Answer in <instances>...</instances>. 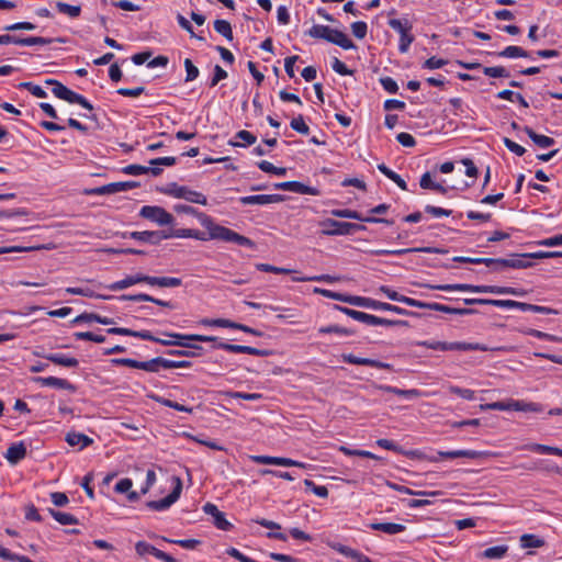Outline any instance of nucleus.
Wrapping results in <instances>:
<instances>
[{
    "label": "nucleus",
    "mask_w": 562,
    "mask_h": 562,
    "mask_svg": "<svg viewBox=\"0 0 562 562\" xmlns=\"http://www.w3.org/2000/svg\"><path fill=\"white\" fill-rule=\"evenodd\" d=\"M198 220L201 223V225L207 229V233L192 229L191 238H195L198 240L203 241L210 239H220L227 243H234L244 247H255V243L251 239L234 232L231 228L214 223L213 218L209 215H198Z\"/></svg>",
    "instance_id": "obj_1"
},
{
    "label": "nucleus",
    "mask_w": 562,
    "mask_h": 562,
    "mask_svg": "<svg viewBox=\"0 0 562 562\" xmlns=\"http://www.w3.org/2000/svg\"><path fill=\"white\" fill-rule=\"evenodd\" d=\"M424 286L438 290V291H464V292H474V293H492V294H510L516 296H521L525 294L524 290L510 286H497V285H472L465 283H456V284H425Z\"/></svg>",
    "instance_id": "obj_2"
},
{
    "label": "nucleus",
    "mask_w": 562,
    "mask_h": 562,
    "mask_svg": "<svg viewBox=\"0 0 562 562\" xmlns=\"http://www.w3.org/2000/svg\"><path fill=\"white\" fill-rule=\"evenodd\" d=\"M481 411H517V412H542V406L533 402H524L516 400L499 401L480 405Z\"/></svg>",
    "instance_id": "obj_3"
},
{
    "label": "nucleus",
    "mask_w": 562,
    "mask_h": 562,
    "mask_svg": "<svg viewBox=\"0 0 562 562\" xmlns=\"http://www.w3.org/2000/svg\"><path fill=\"white\" fill-rule=\"evenodd\" d=\"M45 83L53 86V93L56 98L67 101L69 103H77L88 111L93 110V105L81 94L74 92L61 82L55 79H47Z\"/></svg>",
    "instance_id": "obj_4"
},
{
    "label": "nucleus",
    "mask_w": 562,
    "mask_h": 562,
    "mask_svg": "<svg viewBox=\"0 0 562 562\" xmlns=\"http://www.w3.org/2000/svg\"><path fill=\"white\" fill-rule=\"evenodd\" d=\"M161 192L177 199H184L191 203H198L201 205L207 204L205 195L200 192L192 191L187 187L178 186L175 182L169 183L166 188L161 189Z\"/></svg>",
    "instance_id": "obj_5"
},
{
    "label": "nucleus",
    "mask_w": 562,
    "mask_h": 562,
    "mask_svg": "<svg viewBox=\"0 0 562 562\" xmlns=\"http://www.w3.org/2000/svg\"><path fill=\"white\" fill-rule=\"evenodd\" d=\"M323 227H325L322 231V234L328 235V236H335V235H350L357 231H363L366 229V226L356 224V223H349V222H338L336 220H325L321 223Z\"/></svg>",
    "instance_id": "obj_6"
},
{
    "label": "nucleus",
    "mask_w": 562,
    "mask_h": 562,
    "mask_svg": "<svg viewBox=\"0 0 562 562\" xmlns=\"http://www.w3.org/2000/svg\"><path fill=\"white\" fill-rule=\"evenodd\" d=\"M355 306L372 308V310L389 311V312H393V313H396L400 315L418 316L417 313L404 310L396 305H392V304L385 303V302H380V301H376V300H373L370 297H364V296H358L357 300H355Z\"/></svg>",
    "instance_id": "obj_7"
},
{
    "label": "nucleus",
    "mask_w": 562,
    "mask_h": 562,
    "mask_svg": "<svg viewBox=\"0 0 562 562\" xmlns=\"http://www.w3.org/2000/svg\"><path fill=\"white\" fill-rule=\"evenodd\" d=\"M175 486L171 493L162 499L149 501L146 506L153 510H165L176 503L182 492V481L179 476H173Z\"/></svg>",
    "instance_id": "obj_8"
},
{
    "label": "nucleus",
    "mask_w": 562,
    "mask_h": 562,
    "mask_svg": "<svg viewBox=\"0 0 562 562\" xmlns=\"http://www.w3.org/2000/svg\"><path fill=\"white\" fill-rule=\"evenodd\" d=\"M139 215L159 225H170L173 223V216L160 206L145 205L140 209Z\"/></svg>",
    "instance_id": "obj_9"
},
{
    "label": "nucleus",
    "mask_w": 562,
    "mask_h": 562,
    "mask_svg": "<svg viewBox=\"0 0 562 562\" xmlns=\"http://www.w3.org/2000/svg\"><path fill=\"white\" fill-rule=\"evenodd\" d=\"M330 213L333 216L341 217V218L358 220V221L367 222V223H383L386 225L393 224V221H390L386 218L373 217V216L364 217L359 212L350 210V209H336V210H333Z\"/></svg>",
    "instance_id": "obj_10"
},
{
    "label": "nucleus",
    "mask_w": 562,
    "mask_h": 562,
    "mask_svg": "<svg viewBox=\"0 0 562 562\" xmlns=\"http://www.w3.org/2000/svg\"><path fill=\"white\" fill-rule=\"evenodd\" d=\"M214 348L223 349L229 352H236V353H247L251 356H258V357H267L271 353V351L267 349H258L255 347L249 346H243V345H233L227 342H217Z\"/></svg>",
    "instance_id": "obj_11"
},
{
    "label": "nucleus",
    "mask_w": 562,
    "mask_h": 562,
    "mask_svg": "<svg viewBox=\"0 0 562 562\" xmlns=\"http://www.w3.org/2000/svg\"><path fill=\"white\" fill-rule=\"evenodd\" d=\"M132 337H137L144 340L155 341L162 346H179L182 348H193V349H201L199 345L194 344H188L184 341H166L162 338L155 337L150 331L148 330H133Z\"/></svg>",
    "instance_id": "obj_12"
},
{
    "label": "nucleus",
    "mask_w": 562,
    "mask_h": 562,
    "mask_svg": "<svg viewBox=\"0 0 562 562\" xmlns=\"http://www.w3.org/2000/svg\"><path fill=\"white\" fill-rule=\"evenodd\" d=\"M380 291L382 293H384L392 301L404 303V304H406L408 306H414V307H419V308H427V304H428L427 302L418 301V300H415V299L402 295L398 292H396V291H394V290H392V289H390V288H387L385 285H382L380 288Z\"/></svg>",
    "instance_id": "obj_13"
},
{
    "label": "nucleus",
    "mask_w": 562,
    "mask_h": 562,
    "mask_svg": "<svg viewBox=\"0 0 562 562\" xmlns=\"http://www.w3.org/2000/svg\"><path fill=\"white\" fill-rule=\"evenodd\" d=\"M428 252V254H447L448 250L440 249L436 247H418V248H405V249H395V250H389V249H375L371 250L370 254L374 256H383V255H403L407 252Z\"/></svg>",
    "instance_id": "obj_14"
},
{
    "label": "nucleus",
    "mask_w": 562,
    "mask_h": 562,
    "mask_svg": "<svg viewBox=\"0 0 562 562\" xmlns=\"http://www.w3.org/2000/svg\"><path fill=\"white\" fill-rule=\"evenodd\" d=\"M341 357L345 362L351 363V364L369 366V367H373V368H378V369H386V370L393 369L392 364H390V363L382 362V361L374 360V359L357 357L352 353H342Z\"/></svg>",
    "instance_id": "obj_15"
},
{
    "label": "nucleus",
    "mask_w": 562,
    "mask_h": 562,
    "mask_svg": "<svg viewBox=\"0 0 562 562\" xmlns=\"http://www.w3.org/2000/svg\"><path fill=\"white\" fill-rule=\"evenodd\" d=\"M240 203L244 205H250V204H270V203H279L284 201V195L281 194H259V195H248V196H241L239 199Z\"/></svg>",
    "instance_id": "obj_16"
},
{
    "label": "nucleus",
    "mask_w": 562,
    "mask_h": 562,
    "mask_svg": "<svg viewBox=\"0 0 562 562\" xmlns=\"http://www.w3.org/2000/svg\"><path fill=\"white\" fill-rule=\"evenodd\" d=\"M131 237L151 245H158L161 240L167 239L165 231H156V232H132Z\"/></svg>",
    "instance_id": "obj_17"
},
{
    "label": "nucleus",
    "mask_w": 562,
    "mask_h": 562,
    "mask_svg": "<svg viewBox=\"0 0 562 562\" xmlns=\"http://www.w3.org/2000/svg\"><path fill=\"white\" fill-rule=\"evenodd\" d=\"M121 301H133V302H151L156 305L168 307V308H175V305L169 301H162L160 299H156L151 295L139 293V294H123L119 296Z\"/></svg>",
    "instance_id": "obj_18"
},
{
    "label": "nucleus",
    "mask_w": 562,
    "mask_h": 562,
    "mask_svg": "<svg viewBox=\"0 0 562 562\" xmlns=\"http://www.w3.org/2000/svg\"><path fill=\"white\" fill-rule=\"evenodd\" d=\"M34 382L43 385V386H53L57 389L68 390L70 392L76 391V386L71 384L69 381L56 376H36L33 379Z\"/></svg>",
    "instance_id": "obj_19"
},
{
    "label": "nucleus",
    "mask_w": 562,
    "mask_h": 562,
    "mask_svg": "<svg viewBox=\"0 0 562 562\" xmlns=\"http://www.w3.org/2000/svg\"><path fill=\"white\" fill-rule=\"evenodd\" d=\"M327 42L335 44L344 49L356 48L353 42L342 31L330 29Z\"/></svg>",
    "instance_id": "obj_20"
},
{
    "label": "nucleus",
    "mask_w": 562,
    "mask_h": 562,
    "mask_svg": "<svg viewBox=\"0 0 562 562\" xmlns=\"http://www.w3.org/2000/svg\"><path fill=\"white\" fill-rule=\"evenodd\" d=\"M26 456V447L24 442L13 443L11 445L5 453V459L11 464H18L22 459Z\"/></svg>",
    "instance_id": "obj_21"
},
{
    "label": "nucleus",
    "mask_w": 562,
    "mask_h": 562,
    "mask_svg": "<svg viewBox=\"0 0 562 562\" xmlns=\"http://www.w3.org/2000/svg\"><path fill=\"white\" fill-rule=\"evenodd\" d=\"M426 310L431 311H438L447 314H454V315H471L476 313L475 310L472 308H457V307H450L448 305H443L440 303H428Z\"/></svg>",
    "instance_id": "obj_22"
},
{
    "label": "nucleus",
    "mask_w": 562,
    "mask_h": 562,
    "mask_svg": "<svg viewBox=\"0 0 562 562\" xmlns=\"http://www.w3.org/2000/svg\"><path fill=\"white\" fill-rule=\"evenodd\" d=\"M369 527L372 530L382 531L387 535H396L406 529L404 525L396 522H372Z\"/></svg>",
    "instance_id": "obj_23"
},
{
    "label": "nucleus",
    "mask_w": 562,
    "mask_h": 562,
    "mask_svg": "<svg viewBox=\"0 0 562 562\" xmlns=\"http://www.w3.org/2000/svg\"><path fill=\"white\" fill-rule=\"evenodd\" d=\"M313 292L317 293V294H321V295H323L325 297H328V299H333V300H336V301L348 303L350 305H355V300H357V297H358L356 295H347V294L337 293V292H333L330 290L321 289V288H315L313 290Z\"/></svg>",
    "instance_id": "obj_24"
},
{
    "label": "nucleus",
    "mask_w": 562,
    "mask_h": 562,
    "mask_svg": "<svg viewBox=\"0 0 562 562\" xmlns=\"http://www.w3.org/2000/svg\"><path fill=\"white\" fill-rule=\"evenodd\" d=\"M66 441L69 446L75 447L79 446V449H83L93 443V439L81 434V432H68L66 435Z\"/></svg>",
    "instance_id": "obj_25"
},
{
    "label": "nucleus",
    "mask_w": 562,
    "mask_h": 562,
    "mask_svg": "<svg viewBox=\"0 0 562 562\" xmlns=\"http://www.w3.org/2000/svg\"><path fill=\"white\" fill-rule=\"evenodd\" d=\"M164 335L167 337L177 338V339H179L178 341H184L188 344H191V341H213V342H215L217 340L216 337L198 335V334L182 335V334H177V333H165Z\"/></svg>",
    "instance_id": "obj_26"
},
{
    "label": "nucleus",
    "mask_w": 562,
    "mask_h": 562,
    "mask_svg": "<svg viewBox=\"0 0 562 562\" xmlns=\"http://www.w3.org/2000/svg\"><path fill=\"white\" fill-rule=\"evenodd\" d=\"M46 359L54 364L66 367V368H77L79 364L78 359L74 357H67L60 353H48Z\"/></svg>",
    "instance_id": "obj_27"
},
{
    "label": "nucleus",
    "mask_w": 562,
    "mask_h": 562,
    "mask_svg": "<svg viewBox=\"0 0 562 562\" xmlns=\"http://www.w3.org/2000/svg\"><path fill=\"white\" fill-rule=\"evenodd\" d=\"M53 41V38H46L41 36L20 37L13 35L12 44L21 46L47 45L50 44Z\"/></svg>",
    "instance_id": "obj_28"
},
{
    "label": "nucleus",
    "mask_w": 562,
    "mask_h": 562,
    "mask_svg": "<svg viewBox=\"0 0 562 562\" xmlns=\"http://www.w3.org/2000/svg\"><path fill=\"white\" fill-rule=\"evenodd\" d=\"M375 387L378 390H381V391H384L387 393H393L395 395L403 396L406 398L419 397L422 395V392L416 389L402 390V389H397L395 386H390V385H375Z\"/></svg>",
    "instance_id": "obj_29"
},
{
    "label": "nucleus",
    "mask_w": 562,
    "mask_h": 562,
    "mask_svg": "<svg viewBox=\"0 0 562 562\" xmlns=\"http://www.w3.org/2000/svg\"><path fill=\"white\" fill-rule=\"evenodd\" d=\"M524 131L526 132V134L529 136V138L539 147L541 148H547V147H550L554 144V139L549 137V136H546V135H540V134H537L531 127L529 126H525L524 127Z\"/></svg>",
    "instance_id": "obj_30"
},
{
    "label": "nucleus",
    "mask_w": 562,
    "mask_h": 562,
    "mask_svg": "<svg viewBox=\"0 0 562 562\" xmlns=\"http://www.w3.org/2000/svg\"><path fill=\"white\" fill-rule=\"evenodd\" d=\"M250 459L258 464H271L280 465L292 464V459L281 457H269V456H251Z\"/></svg>",
    "instance_id": "obj_31"
},
{
    "label": "nucleus",
    "mask_w": 562,
    "mask_h": 562,
    "mask_svg": "<svg viewBox=\"0 0 562 562\" xmlns=\"http://www.w3.org/2000/svg\"><path fill=\"white\" fill-rule=\"evenodd\" d=\"M438 456L445 459H457V458H468V459H477L481 457V452L474 450H453V451H439Z\"/></svg>",
    "instance_id": "obj_32"
},
{
    "label": "nucleus",
    "mask_w": 562,
    "mask_h": 562,
    "mask_svg": "<svg viewBox=\"0 0 562 562\" xmlns=\"http://www.w3.org/2000/svg\"><path fill=\"white\" fill-rule=\"evenodd\" d=\"M166 358L157 357L148 361H138V369L147 372H158L160 368L166 369Z\"/></svg>",
    "instance_id": "obj_33"
},
{
    "label": "nucleus",
    "mask_w": 562,
    "mask_h": 562,
    "mask_svg": "<svg viewBox=\"0 0 562 562\" xmlns=\"http://www.w3.org/2000/svg\"><path fill=\"white\" fill-rule=\"evenodd\" d=\"M524 449L538 453H547L562 457V449L558 447H551L541 443H529L524 446Z\"/></svg>",
    "instance_id": "obj_34"
},
{
    "label": "nucleus",
    "mask_w": 562,
    "mask_h": 562,
    "mask_svg": "<svg viewBox=\"0 0 562 562\" xmlns=\"http://www.w3.org/2000/svg\"><path fill=\"white\" fill-rule=\"evenodd\" d=\"M54 248H55V245H53V244L30 246V247H23V246L0 247V255L9 254V252L34 251V250H41V249L49 250V249H54Z\"/></svg>",
    "instance_id": "obj_35"
},
{
    "label": "nucleus",
    "mask_w": 562,
    "mask_h": 562,
    "mask_svg": "<svg viewBox=\"0 0 562 562\" xmlns=\"http://www.w3.org/2000/svg\"><path fill=\"white\" fill-rule=\"evenodd\" d=\"M515 303H516L515 308H519L521 311H530V312L547 314V315L558 314V311L553 310L551 307L540 306V305H535V304L518 302V301H516Z\"/></svg>",
    "instance_id": "obj_36"
},
{
    "label": "nucleus",
    "mask_w": 562,
    "mask_h": 562,
    "mask_svg": "<svg viewBox=\"0 0 562 562\" xmlns=\"http://www.w3.org/2000/svg\"><path fill=\"white\" fill-rule=\"evenodd\" d=\"M289 191L308 195H319L321 193L317 188L305 186L304 183L299 181H290Z\"/></svg>",
    "instance_id": "obj_37"
},
{
    "label": "nucleus",
    "mask_w": 562,
    "mask_h": 562,
    "mask_svg": "<svg viewBox=\"0 0 562 562\" xmlns=\"http://www.w3.org/2000/svg\"><path fill=\"white\" fill-rule=\"evenodd\" d=\"M214 30L221 34L222 36H224L227 41H233L234 36H233V30H232V25L228 21L226 20H215L214 21Z\"/></svg>",
    "instance_id": "obj_38"
},
{
    "label": "nucleus",
    "mask_w": 562,
    "mask_h": 562,
    "mask_svg": "<svg viewBox=\"0 0 562 562\" xmlns=\"http://www.w3.org/2000/svg\"><path fill=\"white\" fill-rule=\"evenodd\" d=\"M182 284L181 279L173 277H154L153 286L176 288Z\"/></svg>",
    "instance_id": "obj_39"
},
{
    "label": "nucleus",
    "mask_w": 562,
    "mask_h": 562,
    "mask_svg": "<svg viewBox=\"0 0 562 562\" xmlns=\"http://www.w3.org/2000/svg\"><path fill=\"white\" fill-rule=\"evenodd\" d=\"M236 138L241 139L245 143L241 144V143H237V142L231 140L229 142L231 146H233V147H245V146H249V145L255 144L256 140H257V137L254 134H251L250 132L245 131V130L237 132Z\"/></svg>",
    "instance_id": "obj_40"
},
{
    "label": "nucleus",
    "mask_w": 562,
    "mask_h": 562,
    "mask_svg": "<svg viewBox=\"0 0 562 562\" xmlns=\"http://www.w3.org/2000/svg\"><path fill=\"white\" fill-rule=\"evenodd\" d=\"M498 56L504 58H526L529 56V54L527 50L519 46H507L504 50L498 53Z\"/></svg>",
    "instance_id": "obj_41"
},
{
    "label": "nucleus",
    "mask_w": 562,
    "mask_h": 562,
    "mask_svg": "<svg viewBox=\"0 0 562 562\" xmlns=\"http://www.w3.org/2000/svg\"><path fill=\"white\" fill-rule=\"evenodd\" d=\"M56 9L59 13L67 14L70 18H78L81 13V7L80 5H71L66 2H56Z\"/></svg>",
    "instance_id": "obj_42"
},
{
    "label": "nucleus",
    "mask_w": 562,
    "mask_h": 562,
    "mask_svg": "<svg viewBox=\"0 0 562 562\" xmlns=\"http://www.w3.org/2000/svg\"><path fill=\"white\" fill-rule=\"evenodd\" d=\"M395 491L397 492H401V493H405V494H408V495H417V496H439L442 494L441 491H431V492H426V491H413L404 485H397V484H392L391 485Z\"/></svg>",
    "instance_id": "obj_43"
},
{
    "label": "nucleus",
    "mask_w": 562,
    "mask_h": 562,
    "mask_svg": "<svg viewBox=\"0 0 562 562\" xmlns=\"http://www.w3.org/2000/svg\"><path fill=\"white\" fill-rule=\"evenodd\" d=\"M49 514L57 520L60 525H76L78 524V519L68 513L58 512L55 509H49Z\"/></svg>",
    "instance_id": "obj_44"
},
{
    "label": "nucleus",
    "mask_w": 562,
    "mask_h": 562,
    "mask_svg": "<svg viewBox=\"0 0 562 562\" xmlns=\"http://www.w3.org/2000/svg\"><path fill=\"white\" fill-rule=\"evenodd\" d=\"M450 350H481V351H487L492 350L491 348L481 345V344H471V342H450Z\"/></svg>",
    "instance_id": "obj_45"
},
{
    "label": "nucleus",
    "mask_w": 562,
    "mask_h": 562,
    "mask_svg": "<svg viewBox=\"0 0 562 562\" xmlns=\"http://www.w3.org/2000/svg\"><path fill=\"white\" fill-rule=\"evenodd\" d=\"M507 551V546H495L484 550L481 555L485 559H502Z\"/></svg>",
    "instance_id": "obj_46"
},
{
    "label": "nucleus",
    "mask_w": 562,
    "mask_h": 562,
    "mask_svg": "<svg viewBox=\"0 0 562 562\" xmlns=\"http://www.w3.org/2000/svg\"><path fill=\"white\" fill-rule=\"evenodd\" d=\"M153 398L164 405V406H167V407H170V408H173L176 411H179V412H186V413H192L193 412V408L192 407H187L182 404H179L178 402H173L171 400H168V398H165V397H161V396H153Z\"/></svg>",
    "instance_id": "obj_47"
},
{
    "label": "nucleus",
    "mask_w": 562,
    "mask_h": 562,
    "mask_svg": "<svg viewBox=\"0 0 562 562\" xmlns=\"http://www.w3.org/2000/svg\"><path fill=\"white\" fill-rule=\"evenodd\" d=\"M330 29L329 26H326V25H319V24H316V25H313L308 31H307V35L313 37V38H322V40H325L327 41L328 36H329V32H330Z\"/></svg>",
    "instance_id": "obj_48"
},
{
    "label": "nucleus",
    "mask_w": 562,
    "mask_h": 562,
    "mask_svg": "<svg viewBox=\"0 0 562 562\" xmlns=\"http://www.w3.org/2000/svg\"><path fill=\"white\" fill-rule=\"evenodd\" d=\"M201 349L186 348V349H170L166 353L172 357H199L203 350Z\"/></svg>",
    "instance_id": "obj_49"
},
{
    "label": "nucleus",
    "mask_w": 562,
    "mask_h": 562,
    "mask_svg": "<svg viewBox=\"0 0 562 562\" xmlns=\"http://www.w3.org/2000/svg\"><path fill=\"white\" fill-rule=\"evenodd\" d=\"M257 270L263 271V272H271L277 274H290L293 272H296L295 270L288 269V268H280L276 267L269 263H257L256 265Z\"/></svg>",
    "instance_id": "obj_50"
},
{
    "label": "nucleus",
    "mask_w": 562,
    "mask_h": 562,
    "mask_svg": "<svg viewBox=\"0 0 562 562\" xmlns=\"http://www.w3.org/2000/svg\"><path fill=\"white\" fill-rule=\"evenodd\" d=\"M516 257H524V258H530V259L557 258V257H562V251H537V252L516 255Z\"/></svg>",
    "instance_id": "obj_51"
},
{
    "label": "nucleus",
    "mask_w": 562,
    "mask_h": 562,
    "mask_svg": "<svg viewBox=\"0 0 562 562\" xmlns=\"http://www.w3.org/2000/svg\"><path fill=\"white\" fill-rule=\"evenodd\" d=\"M258 167L260 170L267 173H273L278 176H284L286 173V169L283 167H276L271 162L267 160H262L258 162Z\"/></svg>",
    "instance_id": "obj_52"
},
{
    "label": "nucleus",
    "mask_w": 562,
    "mask_h": 562,
    "mask_svg": "<svg viewBox=\"0 0 562 562\" xmlns=\"http://www.w3.org/2000/svg\"><path fill=\"white\" fill-rule=\"evenodd\" d=\"M201 324H203L205 326H216V327L235 329L236 323L232 322L229 319H225V318H216V319L204 318L201 321Z\"/></svg>",
    "instance_id": "obj_53"
},
{
    "label": "nucleus",
    "mask_w": 562,
    "mask_h": 562,
    "mask_svg": "<svg viewBox=\"0 0 562 562\" xmlns=\"http://www.w3.org/2000/svg\"><path fill=\"white\" fill-rule=\"evenodd\" d=\"M483 72H484V75H486L491 78H502V77L507 78V77H509V72L503 66L484 67Z\"/></svg>",
    "instance_id": "obj_54"
},
{
    "label": "nucleus",
    "mask_w": 562,
    "mask_h": 562,
    "mask_svg": "<svg viewBox=\"0 0 562 562\" xmlns=\"http://www.w3.org/2000/svg\"><path fill=\"white\" fill-rule=\"evenodd\" d=\"M75 338L77 340H89V341H94V342H98V344H101V342H104L105 341V337L102 336V335H97L94 333H91V331H77L74 334Z\"/></svg>",
    "instance_id": "obj_55"
},
{
    "label": "nucleus",
    "mask_w": 562,
    "mask_h": 562,
    "mask_svg": "<svg viewBox=\"0 0 562 562\" xmlns=\"http://www.w3.org/2000/svg\"><path fill=\"white\" fill-rule=\"evenodd\" d=\"M290 126L292 130L303 135H307L310 133V127L306 125L301 114L292 119Z\"/></svg>",
    "instance_id": "obj_56"
},
{
    "label": "nucleus",
    "mask_w": 562,
    "mask_h": 562,
    "mask_svg": "<svg viewBox=\"0 0 562 562\" xmlns=\"http://www.w3.org/2000/svg\"><path fill=\"white\" fill-rule=\"evenodd\" d=\"M112 194H115L117 192H124L128 191L131 189L139 187V183L136 181H121V182H112L111 183Z\"/></svg>",
    "instance_id": "obj_57"
},
{
    "label": "nucleus",
    "mask_w": 562,
    "mask_h": 562,
    "mask_svg": "<svg viewBox=\"0 0 562 562\" xmlns=\"http://www.w3.org/2000/svg\"><path fill=\"white\" fill-rule=\"evenodd\" d=\"M304 485L318 497L325 498L328 496V488L324 485H316L312 480L308 479L304 480Z\"/></svg>",
    "instance_id": "obj_58"
},
{
    "label": "nucleus",
    "mask_w": 562,
    "mask_h": 562,
    "mask_svg": "<svg viewBox=\"0 0 562 562\" xmlns=\"http://www.w3.org/2000/svg\"><path fill=\"white\" fill-rule=\"evenodd\" d=\"M225 395L232 398H241L245 401H258L262 397L260 393H244L233 391L226 392Z\"/></svg>",
    "instance_id": "obj_59"
},
{
    "label": "nucleus",
    "mask_w": 562,
    "mask_h": 562,
    "mask_svg": "<svg viewBox=\"0 0 562 562\" xmlns=\"http://www.w3.org/2000/svg\"><path fill=\"white\" fill-rule=\"evenodd\" d=\"M341 553L348 558L353 559L356 562H372V560L369 557L360 553L357 550L350 549V548L341 549Z\"/></svg>",
    "instance_id": "obj_60"
},
{
    "label": "nucleus",
    "mask_w": 562,
    "mask_h": 562,
    "mask_svg": "<svg viewBox=\"0 0 562 562\" xmlns=\"http://www.w3.org/2000/svg\"><path fill=\"white\" fill-rule=\"evenodd\" d=\"M183 64L187 71L186 81L188 82L196 79L200 72L198 67H195L194 64L192 63V60L190 58H186Z\"/></svg>",
    "instance_id": "obj_61"
},
{
    "label": "nucleus",
    "mask_w": 562,
    "mask_h": 562,
    "mask_svg": "<svg viewBox=\"0 0 562 562\" xmlns=\"http://www.w3.org/2000/svg\"><path fill=\"white\" fill-rule=\"evenodd\" d=\"M132 285H134V281L132 280L131 276H127L123 280L111 283V284L106 285L105 288L111 291H121V290L127 289Z\"/></svg>",
    "instance_id": "obj_62"
},
{
    "label": "nucleus",
    "mask_w": 562,
    "mask_h": 562,
    "mask_svg": "<svg viewBox=\"0 0 562 562\" xmlns=\"http://www.w3.org/2000/svg\"><path fill=\"white\" fill-rule=\"evenodd\" d=\"M449 392L451 394H456L464 400H469V401L474 400V391H472L470 389H462V387H459L456 385H450Z\"/></svg>",
    "instance_id": "obj_63"
},
{
    "label": "nucleus",
    "mask_w": 562,
    "mask_h": 562,
    "mask_svg": "<svg viewBox=\"0 0 562 562\" xmlns=\"http://www.w3.org/2000/svg\"><path fill=\"white\" fill-rule=\"evenodd\" d=\"M351 31L357 38L362 40L367 35L368 25L366 22L362 21L353 22L351 24Z\"/></svg>",
    "instance_id": "obj_64"
}]
</instances>
